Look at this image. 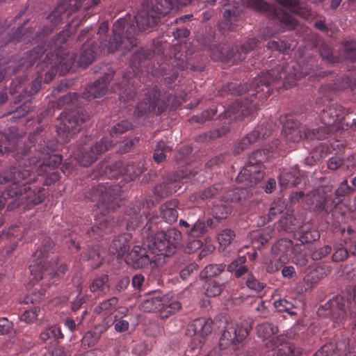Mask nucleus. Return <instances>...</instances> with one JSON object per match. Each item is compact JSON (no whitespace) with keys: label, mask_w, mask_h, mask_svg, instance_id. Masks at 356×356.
<instances>
[{"label":"nucleus","mask_w":356,"mask_h":356,"mask_svg":"<svg viewBox=\"0 0 356 356\" xmlns=\"http://www.w3.org/2000/svg\"><path fill=\"white\" fill-rule=\"evenodd\" d=\"M135 17L129 14L123 18L118 19L113 26V36L109 41L107 40V32L108 24L107 22H102L98 29L100 46L99 49L104 50L106 49L108 53H114L120 47L124 49H130L137 45L136 35L139 31V27L136 29L134 25ZM137 26H138L137 25Z\"/></svg>","instance_id":"obj_1"},{"label":"nucleus","mask_w":356,"mask_h":356,"mask_svg":"<svg viewBox=\"0 0 356 356\" xmlns=\"http://www.w3.org/2000/svg\"><path fill=\"white\" fill-rule=\"evenodd\" d=\"M193 0H145L135 16L139 29L146 31L156 26L161 18L170 13L175 6H186Z\"/></svg>","instance_id":"obj_2"},{"label":"nucleus","mask_w":356,"mask_h":356,"mask_svg":"<svg viewBox=\"0 0 356 356\" xmlns=\"http://www.w3.org/2000/svg\"><path fill=\"white\" fill-rule=\"evenodd\" d=\"M306 74L307 72L298 70L293 63H287L284 66L278 65L270 71L261 73L258 78L254 80L253 85L259 88L260 86H269L281 82L283 87L287 88Z\"/></svg>","instance_id":"obj_3"},{"label":"nucleus","mask_w":356,"mask_h":356,"mask_svg":"<svg viewBox=\"0 0 356 356\" xmlns=\"http://www.w3.org/2000/svg\"><path fill=\"white\" fill-rule=\"evenodd\" d=\"M54 241L49 237L43 239L41 245L33 254V264L30 265L31 274L37 278L38 273L40 278L50 276L53 268L56 264V257H51L54 248Z\"/></svg>","instance_id":"obj_4"},{"label":"nucleus","mask_w":356,"mask_h":356,"mask_svg":"<svg viewBox=\"0 0 356 356\" xmlns=\"http://www.w3.org/2000/svg\"><path fill=\"white\" fill-rule=\"evenodd\" d=\"M264 151L256 150L248 156V162L236 177L237 182L243 184L242 187H252L264 179Z\"/></svg>","instance_id":"obj_5"},{"label":"nucleus","mask_w":356,"mask_h":356,"mask_svg":"<svg viewBox=\"0 0 356 356\" xmlns=\"http://www.w3.org/2000/svg\"><path fill=\"white\" fill-rule=\"evenodd\" d=\"M121 188L118 185L106 184L93 187L90 192L91 201L96 202L99 213L105 216L115 209L114 201L120 195Z\"/></svg>","instance_id":"obj_6"},{"label":"nucleus","mask_w":356,"mask_h":356,"mask_svg":"<svg viewBox=\"0 0 356 356\" xmlns=\"http://www.w3.org/2000/svg\"><path fill=\"white\" fill-rule=\"evenodd\" d=\"M346 303L348 304L350 311V315L356 314V287L348 289L343 297L336 298L322 307V309L329 310L325 315H330L332 318L339 321L346 316ZM321 309H318L320 312Z\"/></svg>","instance_id":"obj_7"},{"label":"nucleus","mask_w":356,"mask_h":356,"mask_svg":"<svg viewBox=\"0 0 356 356\" xmlns=\"http://www.w3.org/2000/svg\"><path fill=\"white\" fill-rule=\"evenodd\" d=\"M111 146V143L105 139H101L95 143L86 139L77 148L76 159L83 166H88L96 161L98 156L108 150Z\"/></svg>","instance_id":"obj_8"},{"label":"nucleus","mask_w":356,"mask_h":356,"mask_svg":"<svg viewBox=\"0 0 356 356\" xmlns=\"http://www.w3.org/2000/svg\"><path fill=\"white\" fill-rule=\"evenodd\" d=\"M29 181H26L23 184V188L17 190L16 188L15 190L11 189L8 192V197L11 198L16 197L17 203L13 202L8 204V209L13 210L21 204L27 203V205H36L41 203L44 199V193H43L44 189L42 188H35L32 190L29 186L26 184Z\"/></svg>","instance_id":"obj_9"},{"label":"nucleus","mask_w":356,"mask_h":356,"mask_svg":"<svg viewBox=\"0 0 356 356\" xmlns=\"http://www.w3.org/2000/svg\"><path fill=\"white\" fill-rule=\"evenodd\" d=\"M89 118L86 112L79 111L62 115L57 132L64 139L67 140L79 131L81 125L88 121Z\"/></svg>","instance_id":"obj_10"},{"label":"nucleus","mask_w":356,"mask_h":356,"mask_svg":"<svg viewBox=\"0 0 356 356\" xmlns=\"http://www.w3.org/2000/svg\"><path fill=\"white\" fill-rule=\"evenodd\" d=\"M147 95V101H141L137 105L134 113L138 117L154 113L159 115L167 108V104L160 98V90L154 86L148 90Z\"/></svg>","instance_id":"obj_11"},{"label":"nucleus","mask_w":356,"mask_h":356,"mask_svg":"<svg viewBox=\"0 0 356 356\" xmlns=\"http://www.w3.org/2000/svg\"><path fill=\"white\" fill-rule=\"evenodd\" d=\"M125 261L134 268L139 269L147 266L149 264L152 268L156 266L155 255L149 251L147 245H134L131 251L127 254Z\"/></svg>","instance_id":"obj_12"},{"label":"nucleus","mask_w":356,"mask_h":356,"mask_svg":"<svg viewBox=\"0 0 356 356\" xmlns=\"http://www.w3.org/2000/svg\"><path fill=\"white\" fill-rule=\"evenodd\" d=\"M256 99L254 93H252L250 99L246 97L237 99L230 105L227 115L229 118L238 120L253 115L258 110Z\"/></svg>","instance_id":"obj_13"},{"label":"nucleus","mask_w":356,"mask_h":356,"mask_svg":"<svg viewBox=\"0 0 356 356\" xmlns=\"http://www.w3.org/2000/svg\"><path fill=\"white\" fill-rule=\"evenodd\" d=\"M40 161L38 157L34 156L29 159V166L26 168L18 165L17 166H11L9 168L11 174V186L7 191V195L11 189L17 190L23 188V181L26 180L30 176L31 172L33 170V166L36 165Z\"/></svg>","instance_id":"obj_14"},{"label":"nucleus","mask_w":356,"mask_h":356,"mask_svg":"<svg viewBox=\"0 0 356 356\" xmlns=\"http://www.w3.org/2000/svg\"><path fill=\"white\" fill-rule=\"evenodd\" d=\"M211 325V320H206L201 318L195 320L190 325V327L193 330L195 337L193 339V342L189 349L187 350L188 353L196 355L200 352L202 341L198 339V336L204 337L210 334L212 331Z\"/></svg>","instance_id":"obj_15"},{"label":"nucleus","mask_w":356,"mask_h":356,"mask_svg":"<svg viewBox=\"0 0 356 356\" xmlns=\"http://www.w3.org/2000/svg\"><path fill=\"white\" fill-rule=\"evenodd\" d=\"M270 129L264 126V124L258 125L255 129L244 136L238 143L234 150L235 154H239L245 149H248L252 144L259 140L261 138H265L270 135Z\"/></svg>","instance_id":"obj_16"},{"label":"nucleus","mask_w":356,"mask_h":356,"mask_svg":"<svg viewBox=\"0 0 356 356\" xmlns=\"http://www.w3.org/2000/svg\"><path fill=\"white\" fill-rule=\"evenodd\" d=\"M348 111L337 103L332 104L326 109H323L321 113L322 123L331 129L338 122H341Z\"/></svg>","instance_id":"obj_17"},{"label":"nucleus","mask_w":356,"mask_h":356,"mask_svg":"<svg viewBox=\"0 0 356 356\" xmlns=\"http://www.w3.org/2000/svg\"><path fill=\"white\" fill-rule=\"evenodd\" d=\"M113 71L105 73L102 79H97L86 88V91L83 92L84 97L87 99H94L104 95L107 91V83L113 79Z\"/></svg>","instance_id":"obj_18"},{"label":"nucleus","mask_w":356,"mask_h":356,"mask_svg":"<svg viewBox=\"0 0 356 356\" xmlns=\"http://www.w3.org/2000/svg\"><path fill=\"white\" fill-rule=\"evenodd\" d=\"M100 51H102V49L97 47L95 42H92L87 38L86 42L82 46L81 53L76 62L78 66L86 67L90 65Z\"/></svg>","instance_id":"obj_19"},{"label":"nucleus","mask_w":356,"mask_h":356,"mask_svg":"<svg viewBox=\"0 0 356 356\" xmlns=\"http://www.w3.org/2000/svg\"><path fill=\"white\" fill-rule=\"evenodd\" d=\"M306 127L294 121L288 120L283 126V135L286 141L298 143L305 138Z\"/></svg>","instance_id":"obj_20"},{"label":"nucleus","mask_w":356,"mask_h":356,"mask_svg":"<svg viewBox=\"0 0 356 356\" xmlns=\"http://www.w3.org/2000/svg\"><path fill=\"white\" fill-rule=\"evenodd\" d=\"M76 60V55L73 52L59 51L56 54L55 58H52L54 64L52 67H57L62 73L70 71Z\"/></svg>","instance_id":"obj_21"},{"label":"nucleus","mask_w":356,"mask_h":356,"mask_svg":"<svg viewBox=\"0 0 356 356\" xmlns=\"http://www.w3.org/2000/svg\"><path fill=\"white\" fill-rule=\"evenodd\" d=\"M180 188L177 178L174 175H170L163 179V181L154 187V194L159 197H168L177 191Z\"/></svg>","instance_id":"obj_22"},{"label":"nucleus","mask_w":356,"mask_h":356,"mask_svg":"<svg viewBox=\"0 0 356 356\" xmlns=\"http://www.w3.org/2000/svg\"><path fill=\"white\" fill-rule=\"evenodd\" d=\"M259 40L256 38H249L240 45L232 48L228 54V58L234 60H241L245 58V55L250 51L258 47Z\"/></svg>","instance_id":"obj_23"},{"label":"nucleus","mask_w":356,"mask_h":356,"mask_svg":"<svg viewBox=\"0 0 356 356\" xmlns=\"http://www.w3.org/2000/svg\"><path fill=\"white\" fill-rule=\"evenodd\" d=\"M149 251L152 254H155L156 252H159L163 254V251L170 252L168 238L165 232H159L148 241L147 244Z\"/></svg>","instance_id":"obj_24"},{"label":"nucleus","mask_w":356,"mask_h":356,"mask_svg":"<svg viewBox=\"0 0 356 356\" xmlns=\"http://www.w3.org/2000/svg\"><path fill=\"white\" fill-rule=\"evenodd\" d=\"M107 329V327L103 325H98L92 330L88 331L82 338L81 346L84 348L94 346L99 340L102 334Z\"/></svg>","instance_id":"obj_25"},{"label":"nucleus","mask_w":356,"mask_h":356,"mask_svg":"<svg viewBox=\"0 0 356 356\" xmlns=\"http://www.w3.org/2000/svg\"><path fill=\"white\" fill-rule=\"evenodd\" d=\"M163 297L156 294L147 296L140 303V309L145 312H154L159 311L161 313L163 308Z\"/></svg>","instance_id":"obj_26"},{"label":"nucleus","mask_w":356,"mask_h":356,"mask_svg":"<svg viewBox=\"0 0 356 356\" xmlns=\"http://www.w3.org/2000/svg\"><path fill=\"white\" fill-rule=\"evenodd\" d=\"M303 177L296 170L292 171H284L279 177V183L281 187L296 186L300 184Z\"/></svg>","instance_id":"obj_27"},{"label":"nucleus","mask_w":356,"mask_h":356,"mask_svg":"<svg viewBox=\"0 0 356 356\" xmlns=\"http://www.w3.org/2000/svg\"><path fill=\"white\" fill-rule=\"evenodd\" d=\"M324 188H319L308 193L305 198V203L309 209L316 212H321L322 207V200L324 193Z\"/></svg>","instance_id":"obj_28"},{"label":"nucleus","mask_w":356,"mask_h":356,"mask_svg":"<svg viewBox=\"0 0 356 356\" xmlns=\"http://www.w3.org/2000/svg\"><path fill=\"white\" fill-rule=\"evenodd\" d=\"M346 343L330 341L324 344L318 350L313 356H331L336 354H340V352L345 350Z\"/></svg>","instance_id":"obj_29"},{"label":"nucleus","mask_w":356,"mask_h":356,"mask_svg":"<svg viewBox=\"0 0 356 356\" xmlns=\"http://www.w3.org/2000/svg\"><path fill=\"white\" fill-rule=\"evenodd\" d=\"M100 0H63L60 3L61 6L64 7L65 10L67 13V15L69 16L72 12L77 10L84 3L86 9L96 6Z\"/></svg>","instance_id":"obj_30"},{"label":"nucleus","mask_w":356,"mask_h":356,"mask_svg":"<svg viewBox=\"0 0 356 356\" xmlns=\"http://www.w3.org/2000/svg\"><path fill=\"white\" fill-rule=\"evenodd\" d=\"M177 207V202L175 201L166 202L163 204L160 207L162 218L170 224L175 222L178 218Z\"/></svg>","instance_id":"obj_31"},{"label":"nucleus","mask_w":356,"mask_h":356,"mask_svg":"<svg viewBox=\"0 0 356 356\" xmlns=\"http://www.w3.org/2000/svg\"><path fill=\"white\" fill-rule=\"evenodd\" d=\"M150 54L151 52L148 49L141 48L131 56L129 65L132 68L134 74H137L142 64L149 58Z\"/></svg>","instance_id":"obj_32"},{"label":"nucleus","mask_w":356,"mask_h":356,"mask_svg":"<svg viewBox=\"0 0 356 356\" xmlns=\"http://www.w3.org/2000/svg\"><path fill=\"white\" fill-rule=\"evenodd\" d=\"M44 44L38 45L26 54V56L21 59L19 66L26 68L31 67L44 54Z\"/></svg>","instance_id":"obj_33"},{"label":"nucleus","mask_w":356,"mask_h":356,"mask_svg":"<svg viewBox=\"0 0 356 356\" xmlns=\"http://www.w3.org/2000/svg\"><path fill=\"white\" fill-rule=\"evenodd\" d=\"M115 92H118L120 100L127 102L135 97V90L132 86H130L127 79L124 78L121 84H118L114 88Z\"/></svg>","instance_id":"obj_34"},{"label":"nucleus","mask_w":356,"mask_h":356,"mask_svg":"<svg viewBox=\"0 0 356 356\" xmlns=\"http://www.w3.org/2000/svg\"><path fill=\"white\" fill-rule=\"evenodd\" d=\"M40 86V84L38 82H33L32 88L28 92L24 89L21 83H19V86H15L14 82L12 83L10 88V93L11 95H14L19 92V95L17 96V99L15 100L14 103L17 104L20 102L27 93H29V95H32L36 93L39 90Z\"/></svg>","instance_id":"obj_35"},{"label":"nucleus","mask_w":356,"mask_h":356,"mask_svg":"<svg viewBox=\"0 0 356 356\" xmlns=\"http://www.w3.org/2000/svg\"><path fill=\"white\" fill-rule=\"evenodd\" d=\"M62 162V157L58 154L50 155L36 169L38 175H42L44 172H47V168L54 169L57 168Z\"/></svg>","instance_id":"obj_36"},{"label":"nucleus","mask_w":356,"mask_h":356,"mask_svg":"<svg viewBox=\"0 0 356 356\" xmlns=\"http://www.w3.org/2000/svg\"><path fill=\"white\" fill-rule=\"evenodd\" d=\"M67 14V13L65 10L64 7L59 3L48 17V19L53 24L51 26H55L60 23L65 17H68ZM51 29L52 27L47 28L44 29L42 31L45 34H48L51 31Z\"/></svg>","instance_id":"obj_37"},{"label":"nucleus","mask_w":356,"mask_h":356,"mask_svg":"<svg viewBox=\"0 0 356 356\" xmlns=\"http://www.w3.org/2000/svg\"><path fill=\"white\" fill-rule=\"evenodd\" d=\"M279 332L277 325L273 323L266 322L257 326V332L259 338L264 339H270Z\"/></svg>","instance_id":"obj_38"},{"label":"nucleus","mask_w":356,"mask_h":356,"mask_svg":"<svg viewBox=\"0 0 356 356\" xmlns=\"http://www.w3.org/2000/svg\"><path fill=\"white\" fill-rule=\"evenodd\" d=\"M129 250V246L124 237H118L115 238L111 245L110 252L113 254H117L118 257H123Z\"/></svg>","instance_id":"obj_39"},{"label":"nucleus","mask_w":356,"mask_h":356,"mask_svg":"<svg viewBox=\"0 0 356 356\" xmlns=\"http://www.w3.org/2000/svg\"><path fill=\"white\" fill-rule=\"evenodd\" d=\"M331 131L332 129L327 126L312 130L306 127L305 138L308 140H323L327 136Z\"/></svg>","instance_id":"obj_40"},{"label":"nucleus","mask_w":356,"mask_h":356,"mask_svg":"<svg viewBox=\"0 0 356 356\" xmlns=\"http://www.w3.org/2000/svg\"><path fill=\"white\" fill-rule=\"evenodd\" d=\"M322 207L321 208V212H324L327 214L332 213L334 209L341 203V200H337V198L331 197L328 193L324 191L323 200H322Z\"/></svg>","instance_id":"obj_41"},{"label":"nucleus","mask_w":356,"mask_h":356,"mask_svg":"<svg viewBox=\"0 0 356 356\" xmlns=\"http://www.w3.org/2000/svg\"><path fill=\"white\" fill-rule=\"evenodd\" d=\"M16 145L17 140L15 138L0 134V155H3L6 152L15 151Z\"/></svg>","instance_id":"obj_42"},{"label":"nucleus","mask_w":356,"mask_h":356,"mask_svg":"<svg viewBox=\"0 0 356 356\" xmlns=\"http://www.w3.org/2000/svg\"><path fill=\"white\" fill-rule=\"evenodd\" d=\"M226 265L224 264H209L200 273V279H206L208 277H215L224 271Z\"/></svg>","instance_id":"obj_43"},{"label":"nucleus","mask_w":356,"mask_h":356,"mask_svg":"<svg viewBox=\"0 0 356 356\" xmlns=\"http://www.w3.org/2000/svg\"><path fill=\"white\" fill-rule=\"evenodd\" d=\"M105 175L108 178H118L124 175V163L118 161L106 167Z\"/></svg>","instance_id":"obj_44"},{"label":"nucleus","mask_w":356,"mask_h":356,"mask_svg":"<svg viewBox=\"0 0 356 356\" xmlns=\"http://www.w3.org/2000/svg\"><path fill=\"white\" fill-rule=\"evenodd\" d=\"M225 288V285L214 280H209L205 284V294L209 297L219 296Z\"/></svg>","instance_id":"obj_45"},{"label":"nucleus","mask_w":356,"mask_h":356,"mask_svg":"<svg viewBox=\"0 0 356 356\" xmlns=\"http://www.w3.org/2000/svg\"><path fill=\"white\" fill-rule=\"evenodd\" d=\"M231 208L229 206L218 204L212 207L211 214L218 222H220L222 220L226 219L231 213Z\"/></svg>","instance_id":"obj_46"},{"label":"nucleus","mask_w":356,"mask_h":356,"mask_svg":"<svg viewBox=\"0 0 356 356\" xmlns=\"http://www.w3.org/2000/svg\"><path fill=\"white\" fill-rule=\"evenodd\" d=\"M163 308L161 309V317L168 318L169 316L179 311L181 308V304L178 301H169L163 297Z\"/></svg>","instance_id":"obj_47"},{"label":"nucleus","mask_w":356,"mask_h":356,"mask_svg":"<svg viewBox=\"0 0 356 356\" xmlns=\"http://www.w3.org/2000/svg\"><path fill=\"white\" fill-rule=\"evenodd\" d=\"M275 17H277L280 22L285 25L286 29H293L296 25V19L289 13L282 12L281 10H275Z\"/></svg>","instance_id":"obj_48"},{"label":"nucleus","mask_w":356,"mask_h":356,"mask_svg":"<svg viewBox=\"0 0 356 356\" xmlns=\"http://www.w3.org/2000/svg\"><path fill=\"white\" fill-rule=\"evenodd\" d=\"M172 147L167 146L163 140H160L157 143L154 149L153 159L155 162L161 163L165 159V153L171 152Z\"/></svg>","instance_id":"obj_49"},{"label":"nucleus","mask_w":356,"mask_h":356,"mask_svg":"<svg viewBox=\"0 0 356 356\" xmlns=\"http://www.w3.org/2000/svg\"><path fill=\"white\" fill-rule=\"evenodd\" d=\"M144 164L143 162L137 163L132 162L131 163L124 164V175H127L131 179H134L140 175L144 171Z\"/></svg>","instance_id":"obj_50"},{"label":"nucleus","mask_w":356,"mask_h":356,"mask_svg":"<svg viewBox=\"0 0 356 356\" xmlns=\"http://www.w3.org/2000/svg\"><path fill=\"white\" fill-rule=\"evenodd\" d=\"M266 47L268 49L278 51L282 53H287L291 49V44L286 40L277 39L269 41Z\"/></svg>","instance_id":"obj_51"},{"label":"nucleus","mask_w":356,"mask_h":356,"mask_svg":"<svg viewBox=\"0 0 356 356\" xmlns=\"http://www.w3.org/2000/svg\"><path fill=\"white\" fill-rule=\"evenodd\" d=\"M108 276L103 275L94 279L90 285V289L92 292L104 291L108 289Z\"/></svg>","instance_id":"obj_52"},{"label":"nucleus","mask_w":356,"mask_h":356,"mask_svg":"<svg viewBox=\"0 0 356 356\" xmlns=\"http://www.w3.org/2000/svg\"><path fill=\"white\" fill-rule=\"evenodd\" d=\"M322 271V268H316L305 276L303 280L307 284L305 289H311L313 284L318 282L323 277Z\"/></svg>","instance_id":"obj_53"},{"label":"nucleus","mask_w":356,"mask_h":356,"mask_svg":"<svg viewBox=\"0 0 356 356\" xmlns=\"http://www.w3.org/2000/svg\"><path fill=\"white\" fill-rule=\"evenodd\" d=\"M207 232L206 222L203 220L197 219L193 222L191 229L188 234L193 237L198 238L204 235Z\"/></svg>","instance_id":"obj_54"},{"label":"nucleus","mask_w":356,"mask_h":356,"mask_svg":"<svg viewBox=\"0 0 356 356\" xmlns=\"http://www.w3.org/2000/svg\"><path fill=\"white\" fill-rule=\"evenodd\" d=\"M299 353L296 350V346L290 343H284L280 345V347L273 354L272 356H296V354Z\"/></svg>","instance_id":"obj_55"},{"label":"nucleus","mask_w":356,"mask_h":356,"mask_svg":"<svg viewBox=\"0 0 356 356\" xmlns=\"http://www.w3.org/2000/svg\"><path fill=\"white\" fill-rule=\"evenodd\" d=\"M40 337L42 341H46L51 338H63V336L59 327L56 326H51L42 332L40 333Z\"/></svg>","instance_id":"obj_56"},{"label":"nucleus","mask_w":356,"mask_h":356,"mask_svg":"<svg viewBox=\"0 0 356 356\" xmlns=\"http://www.w3.org/2000/svg\"><path fill=\"white\" fill-rule=\"evenodd\" d=\"M222 189L220 184H216L211 187L205 188L198 193V197L201 200H206L216 196Z\"/></svg>","instance_id":"obj_57"},{"label":"nucleus","mask_w":356,"mask_h":356,"mask_svg":"<svg viewBox=\"0 0 356 356\" xmlns=\"http://www.w3.org/2000/svg\"><path fill=\"white\" fill-rule=\"evenodd\" d=\"M165 234L168 238L170 250L172 247L175 248L180 243L181 234L179 231L176 229H170L168 230Z\"/></svg>","instance_id":"obj_58"},{"label":"nucleus","mask_w":356,"mask_h":356,"mask_svg":"<svg viewBox=\"0 0 356 356\" xmlns=\"http://www.w3.org/2000/svg\"><path fill=\"white\" fill-rule=\"evenodd\" d=\"M235 236L234 232L229 229H225L218 235V240L221 247L226 248L230 244Z\"/></svg>","instance_id":"obj_59"},{"label":"nucleus","mask_w":356,"mask_h":356,"mask_svg":"<svg viewBox=\"0 0 356 356\" xmlns=\"http://www.w3.org/2000/svg\"><path fill=\"white\" fill-rule=\"evenodd\" d=\"M131 127L132 125L127 120H122L112 127L111 130V135L114 136L118 134H122L129 130Z\"/></svg>","instance_id":"obj_60"},{"label":"nucleus","mask_w":356,"mask_h":356,"mask_svg":"<svg viewBox=\"0 0 356 356\" xmlns=\"http://www.w3.org/2000/svg\"><path fill=\"white\" fill-rule=\"evenodd\" d=\"M353 191V188H351L346 179L343 180L338 188L334 191L335 198L337 200H340V197H344Z\"/></svg>","instance_id":"obj_61"},{"label":"nucleus","mask_w":356,"mask_h":356,"mask_svg":"<svg viewBox=\"0 0 356 356\" xmlns=\"http://www.w3.org/2000/svg\"><path fill=\"white\" fill-rule=\"evenodd\" d=\"M198 268V265L195 263L188 264L181 270L179 275L183 280H187L190 276L197 272Z\"/></svg>","instance_id":"obj_62"},{"label":"nucleus","mask_w":356,"mask_h":356,"mask_svg":"<svg viewBox=\"0 0 356 356\" xmlns=\"http://www.w3.org/2000/svg\"><path fill=\"white\" fill-rule=\"evenodd\" d=\"M242 193L243 191L238 189L232 190L227 191L223 196V198L226 202H241L243 199Z\"/></svg>","instance_id":"obj_63"},{"label":"nucleus","mask_w":356,"mask_h":356,"mask_svg":"<svg viewBox=\"0 0 356 356\" xmlns=\"http://www.w3.org/2000/svg\"><path fill=\"white\" fill-rule=\"evenodd\" d=\"M344 56L351 60H356V42H347L344 44Z\"/></svg>","instance_id":"obj_64"}]
</instances>
